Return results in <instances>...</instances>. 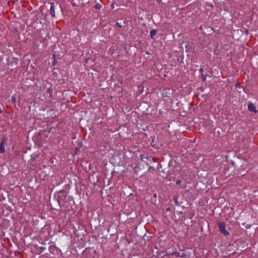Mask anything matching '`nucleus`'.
Listing matches in <instances>:
<instances>
[{
  "label": "nucleus",
  "mask_w": 258,
  "mask_h": 258,
  "mask_svg": "<svg viewBox=\"0 0 258 258\" xmlns=\"http://www.w3.org/2000/svg\"><path fill=\"white\" fill-rule=\"evenodd\" d=\"M55 10H56V12L58 13H60L61 11V7L58 5L57 3L55 4L53 3L51 5L50 7V14L52 17H55Z\"/></svg>",
  "instance_id": "obj_1"
},
{
  "label": "nucleus",
  "mask_w": 258,
  "mask_h": 258,
  "mask_svg": "<svg viewBox=\"0 0 258 258\" xmlns=\"http://www.w3.org/2000/svg\"><path fill=\"white\" fill-rule=\"evenodd\" d=\"M219 228L220 231L225 235H228L229 234V233L225 230V225L224 223H219Z\"/></svg>",
  "instance_id": "obj_2"
},
{
  "label": "nucleus",
  "mask_w": 258,
  "mask_h": 258,
  "mask_svg": "<svg viewBox=\"0 0 258 258\" xmlns=\"http://www.w3.org/2000/svg\"><path fill=\"white\" fill-rule=\"evenodd\" d=\"M248 110L251 112H257L255 105L252 103H250L248 106Z\"/></svg>",
  "instance_id": "obj_3"
},
{
  "label": "nucleus",
  "mask_w": 258,
  "mask_h": 258,
  "mask_svg": "<svg viewBox=\"0 0 258 258\" xmlns=\"http://www.w3.org/2000/svg\"><path fill=\"white\" fill-rule=\"evenodd\" d=\"M4 140L0 143V153H4L5 151Z\"/></svg>",
  "instance_id": "obj_4"
},
{
  "label": "nucleus",
  "mask_w": 258,
  "mask_h": 258,
  "mask_svg": "<svg viewBox=\"0 0 258 258\" xmlns=\"http://www.w3.org/2000/svg\"><path fill=\"white\" fill-rule=\"evenodd\" d=\"M182 45H184L185 47V51L186 52H188L189 51V48H188V44L187 42H183Z\"/></svg>",
  "instance_id": "obj_5"
},
{
  "label": "nucleus",
  "mask_w": 258,
  "mask_h": 258,
  "mask_svg": "<svg viewBox=\"0 0 258 258\" xmlns=\"http://www.w3.org/2000/svg\"><path fill=\"white\" fill-rule=\"evenodd\" d=\"M173 200H174V202L176 205H177V206L179 205V203L178 202V197L177 196H174L173 198Z\"/></svg>",
  "instance_id": "obj_6"
},
{
  "label": "nucleus",
  "mask_w": 258,
  "mask_h": 258,
  "mask_svg": "<svg viewBox=\"0 0 258 258\" xmlns=\"http://www.w3.org/2000/svg\"><path fill=\"white\" fill-rule=\"evenodd\" d=\"M156 31L155 29H152L150 32L151 37L153 38V36L156 34Z\"/></svg>",
  "instance_id": "obj_7"
},
{
  "label": "nucleus",
  "mask_w": 258,
  "mask_h": 258,
  "mask_svg": "<svg viewBox=\"0 0 258 258\" xmlns=\"http://www.w3.org/2000/svg\"><path fill=\"white\" fill-rule=\"evenodd\" d=\"M147 158L146 157H145L144 155L143 154H141V160L142 161H144L145 162V159H147Z\"/></svg>",
  "instance_id": "obj_8"
},
{
  "label": "nucleus",
  "mask_w": 258,
  "mask_h": 258,
  "mask_svg": "<svg viewBox=\"0 0 258 258\" xmlns=\"http://www.w3.org/2000/svg\"><path fill=\"white\" fill-rule=\"evenodd\" d=\"M11 100H12V102L15 103L16 101V97L14 96H12V98H11Z\"/></svg>",
  "instance_id": "obj_9"
},
{
  "label": "nucleus",
  "mask_w": 258,
  "mask_h": 258,
  "mask_svg": "<svg viewBox=\"0 0 258 258\" xmlns=\"http://www.w3.org/2000/svg\"><path fill=\"white\" fill-rule=\"evenodd\" d=\"M201 79L203 81H205L206 80V77L204 74H202V75H201Z\"/></svg>",
  "instance_id": "obj_10"
},
{
  "label": "nucleus",
  "mask_w": 258,
  "mask_h": 258,
  "mask_svg": "<svg viewBox=\"0 0 258 258\" xmlns=\"http://www.w3.org/2000/svg\"><path fill=\"white\" fill-rule=\"evenodd\" d=\"M95 8L96 9H100L101 8V6L99 5V4H97L95 6Z\"/></svg>",
  "instance_id": "obj_11"
},
{
  "label": "nucleus",
  "mask_w": 258,
  "mask_h": 258,
  "mask_svg": "<svg viewBox=\"0 0 258 258\" xmlns=\"http://www.w3.org/2000/svg\"><path fill=\"white\" fill-rule=\"evenodd\" d=\"M141 87H139V91L141 93H142L143 92V87H142L141 89H140Z\"/></svg>",
  "instance_id": "obj_12"
},
{
  "label": "nucleus",
  "mask_w": 258,
  "mask_h": 258,
  "mask_svg": "<svg viewBox=\"0 0 258 258\" xmlns=\"http://www.w3.org/2000/svg\"><path fill=\"white\" fill-rule=\"evenodd\" d=\"M176 183L177 184L179 185L181 183V180H177Z\"/></svg>",
  "instance_id": "obj_13"
},
{
  "label": "nucleus",
  "mask_w": 258,
  "mask_h": 258,
  "mask_svg": "<svg viewBox=\"0 0 258 258\" xmlns=\"http://www.w3.org/2000/svg\"><path fill=\"white\" fill-rule=\"evenodd\" d=\"M138 168H139V167H137L135 168V170L136 172H138Z\"/></svg>",
  "instance_id": "obj_14"
},
{
  "label": "nucleus",
  "mask_w": 258,
  "mask_h": 258,
  "mask_svg": "<svg viewBox=\"0 0 258 258\" xmlns=\"http://www.w3.org/2000/svg\"><path fill=\"white\" fill-rule=\"evenodd\" d=\"M200 72L201 73H203V72H204V70H203V68H201V69H200Z\"/></svg>",
  "instance_id": "obj_15"
},
{
  "label": "nucleus",
  "mask_w": 258,
  "mask_h": 258,
  "mask_svg": "<svg viewBox=\"0 0 258 258\" xmlns=\"http://www.w3.org/2000/svg\"><path fill=\"white\" fill-rule=\"evenodd\" d=\"M116 25H117L119 28L121 27V25H120L118 23H116Z\"/></svg>",
  "instance_id": "obj_16"
},
{
  "label": "nucleus",
  "mask_w": 258,
  "mask_h": 258,
  "mask_svg": "<svg viewBox=\"0 0 258 258\" xmlns=\"http://www.w3.org/2000/svg\"><path fill=\"white\" fill-rule=\"evenodd\" d=\"M111 7H112V8H114V5H113V4H112Z\"/></svg>",
  "instance_id": "obj_17"
},
{
  "label": "nucleus",
  "mask_w": 258,
  "mask_h": 258,
  "mask_svg": "<svg viewBox=\"0 0 258 258\" xmlns=\"http://www.w3.org/2000/svg\"><path fill=\"white\" fill-rule=\"evenodd\" d=\"M48 91H49V92H52V90H50L49 89L48 90Z\"/></svg>",
  "instance_id": "obj_18"
},
{
  "label": "nucleus",
  "mask_w": 258,
  "mask_h": 258,
  "mask_svg": "<svg viewBox=\"0 0 258 258\" xmlns=\"http://www.w3.org/2000/svg\"><path fill=\"white\" fill-rule=\"evenodd\" d=\"M48 91H49V92H52V90H50L49 89L48 90Z\"/></svg>",
  "instance_id": "obj_19"
},
{
  "label": "nucleus",
  "mask_w": 258,
  "mask_h": 258,
  "mask_svg": "<svg viewBox=\"0 0 258 258\" xmlns=\"http://www.w3.org/2000/svg\"><path fill=\"white\" fill-rule=\"evenodd\" d=\"M48 91H49V92H52V90H50L49 89L48 90Z\"/></svg>",
  "instance_id": "obj_20"
}]
</instances>
